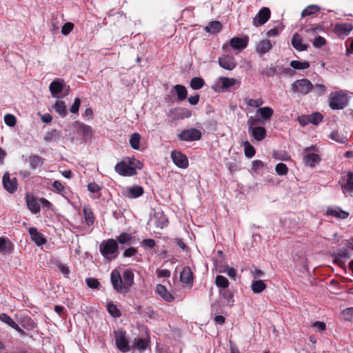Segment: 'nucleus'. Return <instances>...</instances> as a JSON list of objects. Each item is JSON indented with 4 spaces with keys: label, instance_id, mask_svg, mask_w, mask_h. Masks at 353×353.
Masks as SVG:
<instances>
[{
    "label": "nucleus",
    "instance_id": "1",
    "mask_svg": "<svg viewBox=\"0 0 353 353\" xmlns=\"http://www.w3.org/2000/svg\"><path fill=\"white\" fill-rule=\"evenodd\" d=\"M111 283L117 292L126 294L134 284V273L130 270H126L121 277L120 272L114 270L111 272Z\"/></svg>",
    "mask_w": 353,
    "mask_h": 353
},
{
    "label": "nucleus",
    "instance_id": "2",
    "mask_svg": "<svg viewBox=\"0 0 353 353\" xmlns=\"http://www.w3.org/2000/svg\"><path fill=\"white\" fill-rule=\"evenodd\" d=\"M143 163L134 158L127 157L117 163L114 170L123 176H132L137 174V170H141Z\"/></svg>",
    "mask_w": 353,
    "mask_h": 353
},
{
    "label": "nucleus",
    "instance_id": "3",
    "mask_svg": "<svg viewBox=\"0 0 353 353\" xmlns=\"http://www.w3.org/2000/svg\"><path fill=\"white\" fill-rule=\"evenodd\" d=\"M328 102L332 110H342L347 103V94L342 90L332 92L329 94Z\"/></svg>",
    "mask_w": 353,
    "mask_h": 353
},
{
    "label": "nucleus",
    "instance_id": "4",
    "mask_svg": "<svg viewBox=\"0 0 353 353\" xmlns=\"http://www.w3.org/2000/svg\"><path fill=\"white\" fill-rule=\"evenodd\" d=\"M101 254L108 259H114L119 250L117 241L113 239L103 241L99 246Z\"/></svg>",
    "mask_w": 353,
    "mask_h": 353
},
{
    "label": "nucleus",
    "instance_id": "5",
    "mask_svg": "<svg viewBox=\"0 0 353 353\" xmlns=\"http://www.w3.org/2000/svg\"><path fill=\"white\" fill-rule=\"evenodd\" d=\"M318 151L316 145H312L303 150V163L305 165L313 168L321 161V157L317 154Z\"/></svg>",
    "mask_w": 353,
    "mask_h": 353
},
{
    "label": "nucleus",
    "instance_id": "6",
    "mask_svg": "<svg viewBox=\"0 0 353 353\" xmlns=\"http://www.w3.org/2000/svg\"><path fill=\"white\" fill-rule=\"evenodd\" d=\"M313 88L314 85L307 79H298L291 84L292 92L302 95L307 94Z\"/></svg>",
    "mask_w": 353,
    "mask_h": 353
},
{
    "label": "nucleus",
    "instance_id": "7",
    "mask_svg": "<svg viewBox=\"0 0 353 353\" xmlns=\"http://www.w3.org/2000/svg\"><path fill=\"white\" fill-rule=\"evenodd\" d=\"M115 343L117 348L122 352L130 351V346L126 339V332L124 330H119L114 332Z\"/></svg>",
    "mask_w": 353,
    "mask_h": 353
},
{
    "label": "nucleus",
    "instance_id": "8",
    "mask_svg": "<svg viewBox=\"0 0 353 353\" xmlns=\"http://www.w3.org/2000/svg\"><path fill=\"white\" fill-rule=\"evenodd\" d=\"M178 137L181 141H198L201 138V132L196 128L183 130L178 134Z\"/></svg>",
    "mask_w": 353,
    "mask_h": 353
},
{
    "label": "nucleus",
    "instance_id": "9",
    "mask_svg": "<svg viewBox=\"0 0 353 353\" xmlns=\"http://www.w3.org/2000/svg\"><path fill=\"white\" fill-rule=\"evenodd\" d=\"M271 11L267 7L262 8L253 19V26L255 27L265 24L270 18Z\"/></svg>",
    "mask_w": 353,
    "mask_h": 353
},
{
    "label": "nucleus",
    "instance_id": "10",
    "mask_svg": "<svg viewBox=\"0 0 353 353\" xmlns=\"http://www.w3.org/2000/svg\"><path fill=\"white\" fill-rule=\"evenodd\" d=\"M2 183L3 188L9 192L14 193L17 190L18 183L17 180L15 177L10 178V174L8 172H5L3 179Z\"/></svg>",
    "mask_w": 353,
    "mask_h": 353
},
{
    "label": "nucleus",
    "instance_id": "11",
    "mask_svg": "<svg viewBox=\"0 0 353 353\" xmlns=\"http://www.w3.org/2000/svg\"><path fill=\"white\" fill-rule=\"evenodd\" d=\"M171 158L174 163L179 168L185 169L188 167V159L187 157L179 151H172Z\"/></svg>",
    "mask_w": 353,
    "mask_h": 353
},
{
    "label": "nucleus",
    "instance_id": "12",
    "mask_svg": "<svg viewBox=\"0 0 353 353\" xmlns=\"http://www.w3.org/2000/svg\"><path fill=\"white\" fill-rule=\"evenodd\" d=\"M144 193V189L140 185H133L127 188L122 192V194L125 198L136 199L141 196Z\"/></svg>",
    "mask_w": 353,
    "mask_h": 353
},
{
    "label": "nucleus",
    "instance_id": "13",
    "mask_svg": "<svg viewBox=\"0 0 353 353\" xmlns=\"http://www.w3.org/2000/svg\"><path fill=\"white\" fill-rule=\"evenodd\" d=\"M26 202L28 207V209L32 214H38L41 210V206L39 203V200L38 201L37 198L32 194H27L26 196Z\"/></svg>",
    "mask_w": 353,
    "mask_h": 353
},
{
    "label": "nucleus",
    "instance_id": "14",
    "mask_svg": "<svg viewBox=\"0 0 353 353\" xmlns=\"http://www.w3.org/2000/svg\"><path fill=\"white\" fill-rule=\"evenodd\" d=\"M219 65L228 70H232L236 66V61L233 56L223 55L219 58Z\"/></svg>",
    "mask_w": 353,
    "mask_h": 353
},
{
    "label": "nucleus",
    "instance_id": "15",
    "mask_svg": "<svg viewBox=\"0 0 353 353\" xmlns=\"http://www.w3.org/2000/svg\"><path fill=\"white\" fill-rule=\"evenodd\" d=\"M248 42L249 37L248 36L234 37L230 40V45L233 49L241 50L248 46Z\"/></svg>",
    "mask_w": 353,
    "mask_h": 353
},
{
    "label": "nucleus",
    "instance_id": "16",
    "mask_svg": "<svg viewBox=\"0 0 353 353\" xmlns=\"http://www.w3.org/2000/svg\"><path fill=\"white\" fill-rule=\"evenodd\" d=\"M65 85L64 80L62 79H55L49 86L50 92L52 97H58L63 90Z\"/></svg>",
    "mask_w": 353,
    "mask_h": 353
},
{
    "label": "nucleus",
    "instance_id": "17",
    "mask_svg": "<svg viewBox=\"0 0 353 353\" xmlns=\"http://www.w3.org/2000/svg\"><path fill=\"white\" fill-rule=\"evenodd\" d=\"M155 292L165 301L170 303L174 299V296L162 284H158L156 286Z\"/></svg>",
    "mask_w": 353,
    "mask_h": 353
},
{
    "label": "nucleus",
    "instance_id": "18",
    "mask_svg": "<svg viewBox=\"0 0 353 353\" xmlns=\"http://www.w3.org/2000/svg\"><path fill=\"white\" fill-rule=\"evenodd\" d=\"M28 232L31 236L32 241H33L37 245L41 246L46 243V239L43 235L39 232L36 228H30Z\"/></svg>",
    "mask_w": 353,
    "mask_h": 353
},
{
    "label": "nucleus",
    "instance_id": "19",
    "mask_svg": "<svg viewBox=\"0 0 353 353\" xmlns=\"http://www.w3.org/2000/svg\"><path fill=\"white\" fill-rule=\"evenodd\" d=\"M155 226L163 229L168 226L169 221L163 212H157L154 214Z\"/></svg>",
    "mask_w": 353,
    "mask_h": 353
},
{
    "label": "nucleus",
    "instance_id": "20",
    "mask_svg": "<svg viewBox=\"0 0 353 353\" xmlns=\"http://www.w3.org/2000/svg\"><path fill=\"white\" fill-rule=\"evenodd\" d=\"M181 281L186 285H192L193 283L194 276L189 267H185L180 274Z\"/></svg>",
    "mask_w": 353,
    "mask_h": 353
},
{
    "label": "nucleus",
    "instance_id": "21",
    "mask_svg": "<svg viewBox=\"0 0 353 353\" xmlns=\"http://www.w3.org/2000/svg\"><path fill=\"white\" fill-rule=\"evenodd\" d=\"M353 26L350 23H336L334 31L339 36H347L352 30Z\"/></svg>",
    "mask_w": 353,
    "mask_h": 353
},
{
    "label": "nucleus",
    "instance_id": "22",
    "mask_svg": "<svg viewBox=\"0 0 353 353\" xmlns=\"http://www.w3.org/2000/svg\"><path fill=\"white\" fill-rule=\"evenodd\" d=\"M248 132L257 141H261L266 137L267 135L265 128L262 126L252 128L250 130H248Z\"/></svg>",
    "mask_w": 353,
    "mask_h": 353
},
{
    "label": "nucleus",
    "instance_id": "23",
    "mask_svg": "<svg viewBox=\"0 0 353 353\" xmlns=\"http://www.w3.org/2000/svg\"><path fill=\"white\" fill-rule=\"evenodd\" d=\"M291 43H292V46L296 50L300 51V52L306 50L308 47V46L307 44L303 43L302 37L297 33H295L293 35Z\"/></svg>",
    "mask_w": 353,
    "mask_h": 353
},
{
    "label": "nucleus",
    "instance_id": "24",
    "mask_svg": "<svg viewBox=\"0 0 353 353\" xmlns=\"http://www.w3.org/2000/svg\"><path fill=\"white\" fill-rule=\"evenodd\" d=\"M341 186L344 194L353 192V172H347L346 183L341 184Z\"/></svg>",
    "mask_w": 353,
    "mask_h": 353
},
{
    "label": "nucleus",
    "instance_id": "25",
    "mask_svg": "<svg viewBox=\"0 0 353 353\" xmlns=\"http://www.w3.org/2000/svg\"><path fill=\"white\" fill-rule=\"evenodd\" d=\"M13 245L4 237L0 238V252L3 254H7L12 252Z\"/></svg>",
    "mask_w": 353,
    "mask_h": 353
},
{
    "label": "nucleus",
    "instance_id": "26",
    "mask_svg": "<svg viewBox=\"0 0 353 353\" xmlns=\"http://www.w3.org/2000/svg\"><path fill=\"white\" fill-rule=\"evenodd\" d=\"M272 48L271 42L268 39L261 41L257 46L256 51L261 55H263L269 52Z\"/></svg>",
    "mask_w": 353,
    "mask_h": 353
},
{
    "label": "nucleus",
    "instance_id": "27",
    "mask_svg": "<svg viewBox=\"0 0 353 353\" xmlns=\"http://www.w3.org/2000/svg\"><path fill=\"white\" fill-rule=\"evenodd\" d=\"M83 214L85 223L88 226L93 225L95 218L92 209L88 206H84L83 208Z\"/></svg>",
    "mask_w": 353,
    "mask_h": 353
},
{
    "label": "nucleus",
    "instance_id": "28",
    "mask_svg": "<svg viewBox=\"0 0 353 353\" xmlns=\"http://www.w3.org/2000/svg\"><path fill=\"white\" fill-rule=\"evenodd\" d=\"M28 161L30 168L34 170L43 164L44 159L38 155L31 154L29 156Z\"/></svg>",
    "mask_w": 353,
    "mask_h": 353
},
{
    "label": "nucleus",
    "instance_id": "29",
    "mask_svg": "<svg viewBox=\"0 0 353 353\" xmlns=\"http://www.w3.org/2000/svg\"><path fill=\"white\" fill-rule=\"evenodd\" d=\"M327 214L342 219H347L349 216V213L347 212L343 211L340 208H328Z\"/></svg>",
    "mask_w": 353,
    "mask_h": 353
},
{
    "label": "nucleus",
    "instance_id": "30",
    "mask_svg": "<svg viewBox=\"0 0 353 353\" xmlns=\"http://www.w3.org/2000/svg\"><path fill=\"white\" fill-rule=\"evenodd\" d=\"M207 32L216 34L222 30V24L219 21H212L210 22L208 26L204 28Z\"/></svg>",
    "mask_w": 353,
    "mask_h": 353
},
{
    "label": "nucleus",
    "instance_id": "31",
    "mask_svg": "<svg viewBox=\"0 0 353 353\" xmlns=\"http://www.w3.org/2000/svg\"><path fill=\"white\" fill-rule=\"evenodd\" d=\"M53 108L56 112H57L60 117H65L67 114L66 105L64 101L57 100L53 105Z\"/></svg>",
    "mask_w": 353,
    "mask_h": 353
},
{
    "label": "nucleus",
    "instance_id": "32",
    "mask_svg": "<svg viewBox=\"0 0 353 353\" xmlns=\"http://www.w3.org/2000/svg\"><path fill=\"white\" fill-rule=\"evenodd\" d=\"M76 125L77 128L81 132L84 138H90L92 137V129L90 126L79 121L76 122Z\"/></svg>",
    "mask_w": 353,
    "mask_h": 353
},
{
    "label": "nucleus",
    "instance_id": "33",
    "mask_svg": "<svg viewBox=\"0 0 353 353\" xmlns=\"http://www.w3.org/2000/svg\"><path fill=\"white\" fill-rule=\"evenodd\" d=\"M320 10L321 8L319 6L314 4L309 5L301 12V16L302 18L312 16Z\"/></svg>",
    "mask_w": 353,
    "mask_h": 353
},
{
    "label": "nucleus",
    "instance_id": "34",
    "mask_svg": "<svg viewBox=\"0 0 353 353\" xmlns=\"http://www.w3.org/2000/svg\"><path fill=\"white\" fill-rule=\"evenodd\" d=\"M174 90L176 92L179 101H183L187 98L188 92L184 85H176L174 86Z\"/></svg>",
    "mask_w": 353,
    "mask_h": 353
},
{
    "label": "nucleus",
    "instance_id": "35",
    "mask_svg": "<svg viewBox=\"0 0 353 353\" xmlns=\"http://www.w3.org/2000/svg\"><path fill=\"white\" fill-rule=\"evenodd\" d=\"M257 114H259L263 119L270 120L273 115L274 111L270 107L259 108L257 111Z\"/></svg>",
    "mask_w": 353,
    "mask_h": 353
},
{
    "label": "nucleus",
    "instance_id": "36",
    "mask_svg": "<svg viewBox=\"0 0 353 353\" xmlns=\"http://www.w3.org/2000/svg\"><path fill=\"white\" fill-rule=\"evenodd\" d=\"M251 288L254 293L259 294L266 288V285L262 280H257L252 282Z\"/></svg>",
    "mask_w": 353,
    "mask_h": 353
},
{
    "label": "nucleus",
    "instance_id": "37",
    "mask_svg": "<svg viewBox=\"0 0 353 353\" xmlns=\"http://www.w3.org/2000/svg\"><path fill=\"white\" fill-rule=\"evenodd\" d=\"M220 81L221 83V89L223 91L225 90H227L230 87L234 85L236 81L234 78H228V77H221Z\"/></svg>",
    "mask_w": 353,
    "mask_h": 353
},
{
    "label": "nucleus",
    "instance_id": "38",
    "mask_svg": "<svg viewBox=\"0 0 353 353\" xmlns=\"http://www.w3.org/2000/svg\"><path fill=\"white\" fill-rule=\"evenodd\" d=\"M290 65L295 70H305L310 67V63L308 61L301 62L296 60L291 61Z\"/></svg>",
    "mask_w": 353,
    "mask_h": 353
},
{
    "label": "nucleus",
    "instance_id": "39",
    "mask_svg": "<svg viewBox=\"0 0 353 353\" xmlns=\"http://www.w3.org/2000/svg\"><path fill=\"white\" fill-rule=\"evenodd\" d=\"M215 285L219 288L226 289L229 286V281L225 276L218 275L215 279Z\"/></svg>",
    "mask_w": 353,
    "mask_h": 353
},
{
    "label": "nucleus",
    "instance_id": "40",
    "mask_svg": "<svg viewBox=\"0 0 353 353\" xmlns=\"http://www.w3.org/2000/svg\"><path fill=\"white\" fill-rule=\"evenodd\" d=\"M107 310L110 314L114 318L120 317L121 316V312L117 308V305L112 302L107 304Z\"/></svg>",
    "mask_w": 353,
    "mask_h": 353
},
{
    "label": "nucleus",
    "instance_id": "41",
    "mask_svg": "<svg viewBox=\"0 0 353 353\" xmlns=\"http://www.w3.org/2000/svg\"><path fill=\"white\" fill-rule=\"evenodd\" d=\"M141 136L139 133H133L130 138V145L134 150L139 149Z\"/></svg>",
    "mask_w": 353,
    "mask_h": 353
},
{
    "label": "nucleus",
    "instance_id": "42",
    "mask_svg": "<svg viewBox=\"0 0 353 353\" xmlns=\"http://www.w3.org/2000/svg\"><path fill=\"white\" fill-rule=\"evenodd\" d=\"M205 81L201 77H194L190 81V87L193 90H199L203 87Z\"/></svg>",
    "mask_w": 353,
    "mask_h": 353
},
{
    "label": "nucleus",
    "instance_id": "43",
    "mask_svg": "<svg viewBox=\"0 0 353 353\" xmlns=\"http://www.w3.org/2000/svg\"><path fill=\"white\" fill-rule=\"evenodd\" d=\"M245 155L248 158H252L256 153L255 148L248 142H244Z\"/></svg>",
    "mask_w": 353,
    "mask_h": 353
},
{
    "label": "nucleus",
    "instance_id": "44",
    "mask_svg": "<svg viewBox=\"0 0 353 353\" xmlns=\"http://www.w3.org/2000/svg\"><path fill=\"white\" fill-rule=\"evenodd\" d=\"M132 239V236L126 232H121L117 238V240L120 244H125L130 242Z\"/></svg>",
    "mask_w": 353,
    "mask_h": 353
},
{
    "label": "nucleus",
    "instance_id": "45",
    "mask_svg": "<svg viewBox=\"0 0 353 353\" xmlns=\"http://www.w3.org/2000/svg\"><path fill=\"white\" fill-rule=\"evenodd\" d=\"M0 321L6 323L11 327L17 326V323L14 321V320L5 313L0 314Z\"/></svg>",
    "mask_w": 353,
    "mask_h": 353
},
{
    "label": "nucleus",
    "instance_id": "46",
    "mask_svg": "<svg viewBox=\"0 0 353 353\" xmlns=\"http://www.w3.org/2000/svg\"><path fill=\"white\" fill-rule=\"evenodd\" d=\"M310 123L318 125L323 119V115L319 112H314L309 115Z\"/></svg>",
    "mask_w": 353,
    "mask_h": 353
},
{
    "label": "nucleus",
    "instance_id": "47",
    "mask_svg": "<svg viewBox=\"0 0 353 353\" xmlns=\"http://www.w3.org/2000/svg\"><path fill=\"white\" fill-rule=\"evenodd\" d=\"M248 130H250L252 128H257L258 124L261 123V120L259 118H256L255 117H250L248 119Z\"/></svg>",
    "mask_w": 353,
    "mask_h": 353
},
{
    "label": "nucleus",
    "instance_id": "48",
    "mask_svg": "<svg viewBox=\"0 0 353 353\" xmlns=\"http://www.w3.org/2000/svg\"><path fill=\"white\" fill-rule=\"evenodd\" d=\"M275 170L279 175H285L288 174V168L283 163H279L276 165Z\"/></svg>",
    "mask_w": 353,
    "mask_h": 353
},
{
    "label": "nucleus",
    "instance_id": "49",
    "mask_svg": "<svg viewBox=\"0 0 353 353\" xmlns=\"http://www.w3.org/2000/svg\"><path fill=\"white\" fill-rule=\"evenodd\" d=\"M4 122L7 125L13 127L16 125L17 119L13 114H7L4 117Z\"/></svg>",
    "mask_w": 353,
    "mask_h": 353
},
{
    "label": "nucleus",
    "instance_id": "50",
    "mask_svg": "<svg viewBox=\"0 0 353 353\" xmlns=\"http://www.w3.org/2000/svg\"><path fill=\"white\" fill-rule=\"evenodd\" d=\"M246 103L250 107L259 108L263 104V101L261 98L257 99H248L246 100Z\"/></svg>",
    "mask_w": 353,
    "mask_h": 353
},
{
    "label": "nucleus",
    "instance_id": "51",
    "mask_svg": "<svg viewBox=\"0 0 353 353\" xmlns=\"http://www.w3.org/2000/svg\"><path fill=\"white\" fill-rule=\"evenodd\" d=\"M85 281L87 285L92 289H98L100 286V283L95 278H88Z\"/></svg>",
    "mask_w": 353,
    "mask_h": 353
},
{
    "label": "nucleus",
    "instance_id": "52",
    "mask_svg": "<svg viewBox=\"0 0 353 353\" xmlns=\"http://www.w3.org/2000/svg\"><path fill=\"white\" fill-rule=\"evenodd\" d=\"M73 28L74 24L72 22H67L63 26L61 33L63 35H68L72 31Z\"/></svg>",
    "mask_w": 353,
    "mask_h": 353
},
{
    "label": "nucleus",
    "instance_id": "53",
    "mask_svg": "<svg viewBox=\"0 0 353 353\" xmlns=\"http://www.w3.org/2000/svg\"><path fill=\"white\" fill-rule=\"evenodd\" d=\"M342 314L346 321H353V307H348L345 309L342 312Z\"/></svg>",
    "mask_w": 353,
    "mask_h": 353
},
{
    "label": "nucleus",
    "instance_id": "54",
    "mask_svg": "<svg viewBox=\"0 0 353 353\" xmlns=\"http://www.w3.org/2000/svg\"><path fill=\"white\" fill-rule=\"evenodd\" d=\"M80 105L81 99L79 97L75 98L73 104L70 106V111L73 114H77Z\"/></svg>",
    "mask_w": 353,
    "mask_h": 353
},
{
    "label": "nucleus",
    "instance_id": "55",
    "mask_svg": "<svg viewBox=\"0 0 353 353\" xmlns=\"http://www.w3.org/2000/svg\"><path fill=\"white\" fill-rule=\"evenodd\" d=\"M223 298L226 300V303L228 305H233L234 303V299H233V293L229 291L224 292L223 293Z\"/></svg>",
    "mask_w": 353,
    "mask_h": 353
},
{
    "label": "nucleus",
    "instance_id": "56",
    "mask_svg": "<svg viewBox=\"0 0 353 353\" xmlns=\"http://www.w3.org/2000/svg\"><path fill=\"white\" fill-rule=\"evenodd\" d=\"M326 40L325 38L319 36L313 41V46L316 48H321L322 46L325 45Z\"/></svg>",
    "mask_w": 353,
    "mask_h": 353
},
{
    "label": "nucleus",
    "instance_id": "57",
    "mask_svg": "<svg viewBox=\"0 0 353 353\" xmlns=\"http://www.w3.org/2000/svg\"><path fill=\"white\" fill-rule=\"evenodd\" d=\"M313 90L318 96H321L326 92V87L323 84H316L314 85Z\"/></svg>",
    "mask_w": 353,
    "mask_h": 353
},
{
    "label": "nucleus",
    "instance_id": "58",
    "mask_svg": "<svg viewBox=\"0 0 353 353\" xmlns=\"http://www.w3.org/2000/svg\"><path fill=\"white\" fill-rule=\"evenodd\" d=\"M88 190L92 193H97L101 190V187L95 182L89 183Z\"/></svg>",
    "mask_w": 353,
    "mask_h": 353
},
{
    "label": "nucleus",
    "instance_id": "59",
    "mask_svg": "<svg viewBox=\"0 0 353 353\" xmlns=\"http://www.w3.org/2000/svg\"><path fill=\"white\" fill-rule=\"evenodd\" d=\"M278 74L276 67H267L263 70V74L267 77H273Z\"/></svg>",
    "mask_w": 353,
    "mask_h": 353
},
{
    "label": "nucleus",
    "instance_id": "60",
    "mask_svg": "<svg viewBox=\"0 0 353 353\" xmlns=\"http://www.w3.org/2000/svg\"><path fill=\"white\" fill-rule=\"evenodd\" d=\"M137 252L138 251L136 248L130 247V248H127L124 251L123 256L125 258L131 257L132 256H134L137 253Z\"/></svg>",
    "mask_w": 353,
    "mask_h": 353
},
{
    "label": "nucleus",
    "instance_id": "61",
    "mask_svg": "<svg viewBox=\"0 0 353 353\" xmlns=\"http://www.w3.org/2000/svg\"><path fill=\"white\" fill-rule=\"evenodd\" d=\"M52 187L59 194L65 190V186L59 181H54L52 183Z\"/></svg>",
    "mask_w": 353,
    "mask_h": 353
},
{
    "label": "nucleus",
    "instance_id": "62",
    "mask_svg": "<svg viewBox=\"0 0 353 353\" xmlns=\"http://www.w3.org/2000/svg\"><path fill=\"white\" fill-rule=\"evenodd\" d=\"M336 255H338L341 258H350V255L349 252L345 248H339L337 250L336 252H334Z\"/></svg>",
    "mask_w": 353,
    "mask_h": 353
},
{
    "label": "nucleus",
    "instance_id": "63",
    "mask_svg": "<svg viewBox=\"0 0 353 353\" xmlns=\"http://www.w3.org/2000/svg\"><path fill=\"white\" fill-rule=\"evenodd\" d=\"M136 347L141 351L145 350L147 347V341L143 339H139L136 342Z\"/></svg>",
    "mask_w": 353,
    "mask_h": 353
},
{
    "label": "nucleus",
    "instance_id": "64",
    "mask_svg": "<svg viewBox=\"0 0 353 353\" xmlns=\"http://www.w3.org/2000/svg\"><path fill=\"white\" fill-rule=\"evenodd\" d=\"M141 244L143 246L152 249L155 247L156 242L152 239H148L143 240V241L141 242Z\"/></svg>",
    "mask_w": 353,
    "mask_h": 353
}]
</instances>
